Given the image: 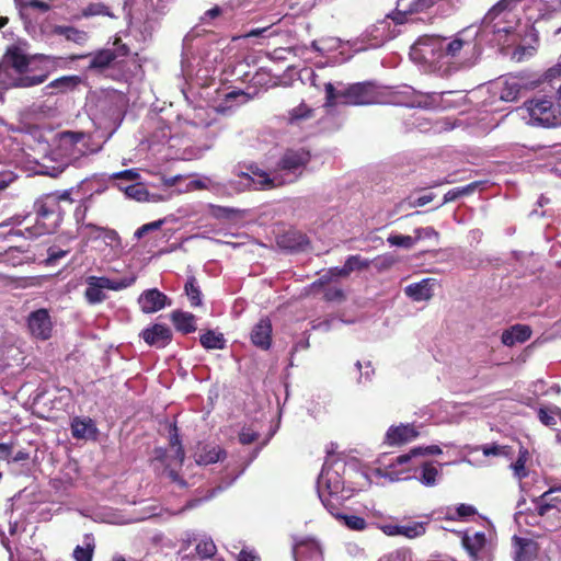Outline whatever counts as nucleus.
I'll return each instance as SVG.
<instances>
[{
  "label": "nucleus",
  "mask_w": 561,
  "mask_h": 561,
  "mask_svg": "<svg viewBox=\"0 0 561 561\" xmlns=\"http://www.w3.org/2000/svg\"><path fill=\"white\" fill-rule=\"evenodd\" d=\"M310 161L311 153L309 150L305 148L286 149L275 168L277 185L291 184L298 181Z\"/></svg>",
  "instance_id": "nucleus-1"
},
{
  "label": "nucleus",
  "mask_w": 561,
  "mask_h": 561,
  "mask_svg": "<svg viewBox=\"0 0 561 561\" xmlns=\"http://www.w3.org/2000/svg\"><path fill=\"white\" fill-rule=\"evenodd\" d=\"M525 107L534 126L558 128L561 126V104L552 98L540 95L525 102Z\"/></svg>",
  "instance_id": "nucleus-2"
},
{
  "label": "nucleus",
  "mask_w": 561,
  "mask_h": 561,
  "mask_svg": "<svg viewBox=\"0 0 561 561\" xmlns=\"http://www.w3.org/2000/svg\"><path fill=\"white\" fill-rule=\"evenodd\" d=\"M403 469L400 471H396L394 469H388L386 467L385 477H389L391 480L396 474L397 480H407V479H416L424 486H434L437 483V479L440 476V471L436 466L435 461L431 460H419V458L414 459L410 463H405L402 466Z\"/></svg>",
  "instance_id": "nucleus-3"
},
{
  "label": "nucleus",
  "mask_w": 561,
  "mask_h": 561,
  "mask_svg": "<svg viewBox=\"0 0 561 561\" xmlns=\"http://www.w3.org/2000/svg\"><path fill=\"white\" fill-rule=\"evenodd\" d=\"M34 211L36 215L34 230L38 236L54 233L62 220L60 205H57L55 197H49L47 194L34 203Z\"/></svg>",
  "instance_id": "nucleus-4"
},
{
  "label": "nucleus",
  "mask_w": 561,
  "mask_h": 561,
  "mask_svg": "<svg viewBox=\"0 0 561 561\" xmlns=\"http://www.w3.org/2000/svg\"><path fill=\"white\" fill-rule=\"evenodd\" d=\"M136 279L137 276L134 273L119 279H111L105 276H89L87 278L84 298L90 305L101 304L107 298L103 289L121 290L131 286Z\"/></svg>",
  "instance_id": "nucleus-5"
},
{
  "label": "nucleus",
  "mask_w": 561,
  "mask_h": 561,
  "mask_svg": "<svg viewBox=\"0 0 561 561\" xmlns=\"http://www.w3.org/2000/svg\"><path fill=\"white\" fill-rule=\"evenodd\" d=\"M341 102L344 105H369L379 100L378 87L373 81L348 84L341 91Z\"/></svg>",
  "instance_id": "nucleus-6"
},
{
  "label": "nucleus",
  "mask_w": 561,
  "mask_h": 561,
  "mask_svg": "<svg viewBox=\"0 0 561 561\" xmlns=\"http://www.w3.org/2000/svg\"><path fill=\"white\" fill-rule=\"evenodd\" d=\"M27 327L36 339L48 340L53 332V322L48 310L41 308L31 312L27 318Z\"/></svg>",
  "instance_id": "nucleus-7"
},
{
  "label": "nucleus",
  "mask_w": 561,
  "mask_h": 561,
  "mask_svg": "<svg viewBox=\"0 0 561 561\" xmlns=\"http://www.w3.org/2000/svg\"><path fill=\"white\" fill-rule=\"evenodd\" d=\"M140 336L149 346L164 348L171 343L173 334L168 325L154 323L153 325L144 329Z\"/></svg>",
  "instance_id": "nucleus-8"
},
{
  "label": "nucleus",
  "mask_w": 561,
  "mask_h": 561,
  "mask_svg": "<svg viewBox=\"0 0 561 561\" xmlns=\"http://www.w3.org/2000/svg\"><path fill=\"white\" fill-rule=\"evenodd\" d=\"M419 431L413 424L391 425L385 435V444L389 446H402L414 440Z\"/></svg>",
  "instance_id": "nucleus-9"
},
{
  "label": "nucleus",
  "mask_w": 561,
  "mask_h": 561,
  "mask_svg": "<svg viewBox=\"0 0 561 561\" xmlns=\"http://www.w3.org/2000/svg\"><path fill=\"white\" fill-rule=\"evenodd\" d=\"M138 304L144 313H153L170 305L168 296L157 288L147 289L138 297Z\"/></svg>",
  "instance_id": "nucleus-10"
},
{
  "label": "nucleus",
  "mask_w": 561,
  "mask_h": 561,
  "mask_svg": "<svg viewBox=\"0 0 561 561\" xmlns=\"http://www.w3.org/2000/svg\"><path fill=\"white\" fill-rule=\"evenodd\" d=\"M557 492L561 493L560 486L549 489L535 501L539 516L556 515L560 513L558 505L561 504V496L553 495Z\"/></svg>",
  "instance_id": "nucleus-11"
},
{
  "label": "nucleus",
  "mask_w": 561,
  "mask_h": 561,
  "mask_svg": "<svg viewBox=\"0 0 561 561\" xmlns=\"http://www.w3.org/2000/svg\"><path fill=\"white\" fill-rule=\"evenodd\" d=\"M251 342L256 347L267 351L272 345V323L268 318H262L251 331Z\"/></svg>",
  "instance_id": "nucleus-12"
},
{
  "label": "nucleus",
  "mask_w": 561,
  "mask_h": 561,
  "mask_svg": "<svg viewBox=\"0 0 561 561\" xmlns=\"http://www.w3.org/2000/svg\"><path fill=\"white\" fill-rule=\"evenodd\" d=\"M443 453L442 448L438 445H430L426 447H413L409 450V453L400 455L393 459V461L388 466V469H394L398 466H403L405 463L412 462L414 459L428 455H440Z\"/></svg>",
  "instance_id": "nucleus-13"
},
{
  "label": "nucleus",
  "mask_w": 561,
  "mask_h": 561,
  "mask_svg": "<svg viewBox=\"0 0 561 561\" xmlns=\"http://www.w3.org/2000/svg\"><path fill=\"white\" fill-rule=\"evenodd\" d=\"M294 558L296 561H324L323 553L314 540H304L294 548Z\"/></svg>",
  "instance_id": "nucleus-14"
},
{
  "label": "nucleus",
  "mask_w": 561,
  "mask_h": 561,
  "mask_svg": "<svg viewBox=\"0 0 561 561\" xmlns=\"http://www.w3.org/2000/svg\"><path fill=\"white\" fill-rule=\"evenodd\" d=\"M227 457V453L224 448L218 445L205 444L198 447L195 458L196 463L201 466H207L224 460Z\"/></svg>",
  "instance_id": "nucleus-15"
},
{
  "label": "nucleus",
  "mask_w": 561,
  "mask_h": 561,
  "mask_svg": "<svg viewBox=\"0 0 561 561\" xmlns=\"http://www.w3.org/2000/svg\"><path fill=\"white\" fill-rule=\"evenodd\" d=\"M531 328L527 324H514L503 331L501 342L505 346H514L516 343H525L531 337Z\"/></svg>",
  "instance_id": "nucleus-16"
},
{
  "label": "nucleus",
  "mask_w": 561,
  "mask_h": 561,
  "mask_svg": "<svg viewBox=\"0 0 561 561\" xmlns=\"http://www.w3.org/2000/svg\"><path fill=\"white\" fill-rule=\"evenodd\" d=\"M514 561H534L538 553V543L533 539L514 536Z\"/></svg>",
  "instance_id": "nucleus-17"
},
{
  "label": "nucleus",
  "mask_w": 561,
  "mask_h": 561,
  "mask_svg": "<svg viewBox=\"0 0 561 561\" xmlns=\"http://www.w3.org/2000/svg\"><path fill=\"white\" fill-rule=\"evenodd\" d=\"M461 545L470 558L476 561L486 545V536L483 531H477L473 535L465 533L461 537Z\"/></svg>",
  "instance_id": "nucleus-18"
},
{
  "label": "nucleus",
  "mask_w": 561,
  "mask_h": 561,
  "mask_svg": "<svg viewBox=\"0 0 561 561\" xmlns=\"http://www.w3.org/2000/svg\"><path fill=\"white\" fill-rule=\"evenodd\" d=\"M71 434L77 439H95L98 428L90 417H75L71 422Z\"/></svg>",
  "instance_id": "nucleus-19"
},
{
  "label": "nucleus",
  "mask_w": 561,
  "mask_h": 561,
  "mask_svg": "<svg viewBox=\"0 0 561 561\" xmlns=\"http://www.w3.org/2000/svg\"><path fill=\"white\" fill-rule=\"evenodd\" d=\"M405 295L415 301L428 300L433 296V288L430 278L423 279L419 283L410 284L404 289Z\"/></svg>",
  "instance_id": "nucleus-20"
},
{
  "label": "nucleus",
  "mask_w": 561,
  "mask_h": 561,
  "mask_svg": "<svg viewBox=\"0 0 561 561\" xmlns=\"http://www.w3.org/2000/svg\"><path fill=\"white\" fill-rule=\"evenodd\" d=\"M247 170H248V172L247 173L243 172L241 174V176L247 178V179H250L251 175L256 176L257 181L255 182V184H257L260 186V188L265 190V188H273V187L278 186L275 174L273 176H270L268 173H266L264 170L260 169L256 164H254V163L249 164L247 167Z\"/></svg>",
  "instance_id": "nucleus-21"
},
{
  "label": "nucleus",
  "mask_w": 561,
  "mask_h": 561,
  "mask_svg": "<svg viewBox=\"0 0 561 561\" xmlns=\"http://www.w3.org/2000/svg\"><path fill=\"white\" fill-rule=\"evenodd\" d=\"M277 243L283 249L299 251L308 244V239L301 232L288 231L278 238Z\"/></svg>",
  "instance_id": "nucleus-22"
},
{
  "label": "nucleus",
  "mask_w": 561,
  "mask_h": 561,
  "mask_svg": "<svg viewBox=\"0 0 561 561\" xmlns=\"http://www.w3.org/2000/svg\"><path fill=\"white\" fill-rule=\"evenodd\" d=\"M83 229L89 230L87 234L88 240L104 239L108 244L117 242L119 240L118 233L107 227H100L92 222L83 225Z\"/></svg>",
  "instance_id": "nucleus-23"
},
{
  "label": "nucleus",
  "mask_w": 561,
  "mask_h": 561,
  "mask_svg": "<svg viewBox=\"0 0 561 561\" xmlns=\"http://www.w3.org/2000/svg\"><path fill=\"white\" fill-rule=\"evenodd\" d=\"M171 320L175 329L184 334L196 331L195 316L190 312L175 310L171 313Z\"/></svg>",
  "instance_id": "nucleus-24"
},
{
  "label": "nucleus",
  "mask_w": 561,
  "mask_h": 561,
  "mask_svg": "<svg viewBox=\"0 0 561 561\" xmlns=\"http://www.w3.org/2000/svg\"><path fill=\"white\" fill-rule=\"evenodd\" d=\"M89 56H91V60L88 66V69L90 70L104 71L115 61V55L112 49H99Z\"/></svg>",
  "instance_id": "nucleus-25"
},
{
  "label": "nucleus",
  "mask_w": 561,
  "mask_h": 561,
  "mask_svg": "<svg viewBox=\"0 0 561 561\" xmlns=\"http://www.w3.org/2000/svg\"><path fill=\"white\" fill-rule=\"evenodd\" d=\"M80 82L81 79L78 76H62L48 83L45 89L56 90V93H66L68 91L75 90L80 84ZM54 93L55 91L47 92V94Z\"/></svg>",
  "instance_id": "nucleus-26"
},
{
  "label": "nucleus",
  "mask_w": 561,
  "mask_h": 561,
  "mask_svg": "<svg viewBox=\"0 0 561 561\" xmlns=\"http://www.w3.org/2000/svg\"><path fill=\"white\" fill-rule=\"evenodd\" d=\"M53 33L55 35H61L67 41L73 42L78 45H83L89 38V35L85 31L79 30L75 26L55 25Z\"/></svg>",
  "instance_id": "nucleus-27"
},
{
  "label": "nucleus",
  "mask_w": 561,
  "mask_h": 561,
  "mask_svg": "<svg viewBox=\"0 0 561 561\" xmlns=\"http://www.w3.org/2000/svg\"><path fill=\"white\" fill-rule=\"evenodd\" d=\"M465 31L458 32L456 36L449 41L445 47H440L442 55L450 58H456L460 55L463 48H469L472 45V41L463 38Z\"/></svg>",
  "instance_id": "nucleus-28"
},
{
  "label": "nucleus",
  "mask_w": 561,
  "mask_h": 561,
  "mask_svg": "<svg viewBox=\"0 0 561 561\" xmlns=\"http://www.w3.org/2000/svg\"><path fill=\"white\" fill-rule=\"evenodd\" d=\"M4 64L9 65L18 72H24L30 64L28 58L21 51L18 47H12L8 49L4 56Z\"/></svg>",
  "instance_id": "nucleus-29"
},
{
  "label": "nucleus",
  "mask_w": 561,
  "mask_h": 561,
  "mask_svg": "<svg viewBox=\"0 0 561 561\" xmlns=\"http://www.w3.org/2000/svg\"><path fill=\"white\" fill-rule=\"evenodd\" d=\"M95 550V539L92 534H85L83 537V545L77 546L73 550V558L76 561H92Z\"/></svg>",
  "instance_id": "nucleus-30"
},
{
  "label": "nucleus",
  "mask_w": 561,
  "mask_h": 561,
  "mask_svg": "<svg viewBox=\"0 0 561 561\" xmlns=\"http://www.w3.org/2000/svg\"><path fill=\"white\" fill-rule=\"evenodd\" d=\"M169 446L174 449V459L179 467H182L185 459V451L182 446L176 423L169 425Z\"/></svg>",
  "instance_id": "nucleus-31"
},
{
  "label": "nucleus",
  "mask_w": 561,
  "mask_h": 561,
  "mask_svg": "<svg viewBox=\"0 0 561 561\" xmlns=\"http://www.w3.org/2000/svg\"><path fill=\"white\" fill-rule=\"evenodd\" d=\"M522 0H500L495 3L484 15L483 23L491 24L497 16H500L503 12H511L514 10Z\"/></svg>",
  "instance_id": "nucleus-32"
},
{
  "label": "nucleus",
  "mask_w": 561,
  "mask_h": 561,
  "mask_svg": "<svg viewBox=\"0 0 561 561\" xmlns=\"http://www.w3.org/2000/svg\"><path fill=\"white\" fill-rule=\"evenodd\" d=\"M199 342L206 350H224L226 347L224 334L214 330H206L201 334Z\"/></svg>",
  "instance_id": "nucleus-33"
},
{
  "label": "nucleus",
  "mask_w": 561,
  "mask_h": 561,
  "mask_svg": "<svg viewBox=\"0 0 561 561\" xmlns=\"http://www.w3.org/2000/svg\"><path fill=\"white\" fill-rule=\"evenodd\" d=\"M314 116V110L309 107L305 102L288 112V124L295 125L302 121L310 119Z\"/></svg>",
  "instance_id": "nucleus-34"
},
{
  "label": "nucleus",
  "mask_w": 561,
  "mask_h": 561,
  "mask_svg": "<svg viewBox=\"0 0 561 561\" xmlns=\"http://www.w3.org/2000/svg\"><path fill=\"white\" fill-rule=\"evenodd\" d=\"M184 290L192 307H198L202 305V291L197 285L195 276L192 275L187 277Z\"/></svg>",
  "instance_id": "nucleus-35"
},
{
  "label": "nucleus",
  "mask_w": 561,
  "mask_h": 561,
  "mask_svg": "<svg viewBox=\"0 0 561 561\" xmlns=\"http://www.w3.org/2000/svg\"><path fill=\"white\" fill-rule=\"evenodd\" d=\"M439 93H415L414 100L409 104L410 106L431 108L438 104Z\"/></svg>",
  "instance_id": "nucleus-36"
},
{
  "label": "nucleus",
  "mask_w": 561,
  "mask_h": 561,
  "mask_svg": "<svg viewBox=\"0 0 561 561\" xmlns=\"http://www.w3.org/2000/svg\"><path fill=\"white\" fill-rule=\"evenodd\" d=\"M321 501L332 516L339 519L342 517L343 514L341 513V497L337 494L329 493L325 496L321 495Z\"/></svg>",
  "instance_id": "nucleus-37"
},
{
  "label": "nucleus",
  "mask_w": 561,
  "mask_h": 561,
  "mask_svg": "<svg viewBox=\"0 0 561 561\" xmlns=\"http://www.w3.org/2000/svg\"><path fill=\"white\" fill-rule=\"evenodd\" d=\"M85 139H87V134L83 131L67 130V131L61 133V135H60L61 144L65 147H67V146L75 147L79 144H82L83 147L85 148L87 147Z\"/></svg>",
  "instance_id": "nucleus-38"
},
{
  "label": "nucleus",
  "mask_w": 561,
  "mask_h": 561,
  "mask_svg": "<svg viewBox=\"0 0 561 561\" xmlns=\"http://www.w3.org/2000/svg\"><path fill=\"white\" fill-rule=\"evenodd\" d=\"M478 186V183L477 182H473V183H470L463 187H455L453 190H449L445 195H444V201H443V204H446V203H450V202H454L462 196H466V195H469L471 193H473V191L477 188Z\"/></svg>",
  "instance_id": "nucleus-39"
},
{
  "label": "nucleus",
  "mask_w": 561,
  "mask_h": 561,
  "mask_svg": "<svg viewBox=\"0 0 561 561\" xmlns=\"http://www.w3.org/2000/svg\"><path fill=\"white\" fill-rule=\"evenodd\" d=\"M250 82L254 87L270 88L276 85L270 71L264 68H260L251 78Z\"/></svg>",
  "instance_id": "nucleus-40"
},
{
  "label": "nucleus",
  "mask_w": 561,
  "mask_h": 561,
  "mask_svg": "<svg viewBox=\"0 0 561 561\" xmlns=\"http://www.w3.org/2000/svg\"><path fill=\"white\" fill-rule=\"evenodd\" d=\"M125 194L137 202L148 199L149 192L142 183H134L124 188Z\"/></svg>",
  "instance_id": "nucleus-41"
},
{
  "label": "nucleus",
  "mask_w": 561,
  "mask_h": 561,
  "mask_svg": "<svg viewBox=\"0 0 561 561\" xmlns=\"http://www.w3.org/2000/svg\"><path fill=\"white\" fill-rule=\"evenodd\" d=\"M528 450L525 448H522L519 450V455L515 462L511 465L514 474L519 480L526 478L528 476V471L526 469V461H527Z\"/></svg>",
  "instance_id": "nucleus-42"
},
{
  "label": "nucleus",
  "mask_w": 561,
  "mask_h": 561,
  "mask_svg": "<svg viewBox=\"0 0 561 561\" xmlns=\"http://www.w3.org/2000/svg\"><path fill=\"white\" fill-rule=\"evenodd\" d=\"M478 513L477 508L470 504L461 503L456 507L455 514H447L446 519L457 520L467 519Z\"/></svg>",
  "instance_id": "nucleus-43"
},
{
  "label": "nucleus",
  "mask_w": 561,
  "mask_h": 561,
  "mask_svg": "<svg viewBox=\"0 0 561 561\" xmlns=\"http://www.w3.org/2000/svg\"><path fill=\"white\" fill-rule=\"evenodd\" d=\"M481 450L485 457H490V456L511 457L512 456V447L501 446L495 443L481 446Z\"/></svg>",
  "instance_id": "nucleus-44"
},
{
  "label": "nucleus",
  "mask_w": 561,
  "mask_h": 561,
  "mask_svg": "<svg viewBox=\"0 0 561 561\" xmlns=\"http://www.w3.org/2000/svg\"><path fill=\"white\" fill-rule=\"evenodd\" d=\"M379 561H412V551L410 548H399L379 559Z\"/></svg>",
  "instance_id": "nucleus-45"
},
{
  "label": "nucleus",
  "mask_w": 561,
  "mask_h": 561,
  "mask_svg": "<svg viewBox=\"0 0 561 561\" xmlns=\"http://www.w3.org/2000/svg\"><path fill=\"white\" fill-rule=\"evenodd\" d=\"M197 554L203 559L211 558L216 554L217 548L211 539L201 540L195 548Z\"/></svg>",
  "instance_id": "nucleus-46"
},
{
  "label": "nucleus",
  "mask_w": 561,
  "mask_h": 561,
  "mask_svg": "<svg viewBox=\"0 0 561 561\" xmlns=\"http://www.w3.org/2000/svg\"><path fill=\"white\" fill-rule=\"evenodd\" d=\"M347 268L352 272L367 270L371 262L367 259L362 257L358 254L350 255L345 261Z\"/></svg>",
  "instance_id": "nucleus-47"
},
{
  "label": "nucleus",
  "mask_w": 561,
  "mask_h": 561,
  "mask_svg": "<svg viewBox=\"0 0 561 561\" xmlns=\"http://www.w3.org/2000/svg\"><path fill=\"white\" fill-rule=\"evenodd\" d=\"M425 523H412L411 525L401 526V535L407 538H415L425 534Z\"/></svg>",
  "instance_id": "nucleus-48"
},
{
  "label": "nucleus",
  "mask_w": 561,
  "mask_h": 561,
  "mask_svg": "<svg viewBox=\"0 0 561 561\" xmlns=\"http://www.w3.org/2000/svg\"><path fill=\"white\" fill-rule=\"evenodd\" d=\"M82 16L90 18L94 15H111L108 8L102 3H90L82 10Z\"/></svg>",
  "instance_id": "nucleus-49"
},
{
  "label": "nucleus",
  "mask_w": 561,
  "mask_h": 561,
  "mask_svg": "<svg viewBox=\"0 0 561 561\" xmlns=\"http://www.w3.org/2000/svg\"><path fill=\"white\" fill-rule=\"evenodd\" d=\"M387 241L390 245L402 247L407 249H410L415 244V239L413 237L403 234L389 236Z\"/></svg>",
  "instance_id": "nucleus-50"
},
{
  "label": "nucleus",
  "mask_w": 561,
  "mask_h": 561,
  "mask_svg": "<svg viewBox=\"0 0 561 561\" xmlns=\"http://www.w3.org/2000/svg\"><path fill=\"white\" fill-rule=\"evenodd\" d=\"M340 519L352 530H364L367 526L365 518L357 515H342Z\"/></svg>",
  "instance_id": "nucleus-51"
},
{
  "label": "nucleus",
  "mask_w": 561,
  "mask_h": 561,
  "mask_svg": "<svg viewBox=\"0 0 561 561\" xmlns=\"http://www.w3.org/2000/svg\"><path fill=\"white\" fill-rule=\"evenodd\" d=\"M414 233L415 243L422 239H435L436 241L439 239V233L433 227L416 228Z\"/></svg>",
  "instance_id": "nucleus-52"
},
{
  "label": "nucleus",
  "mask_w": 561,
  "mask_h": 561,
  "mask_svg": "<svg viewBox=\"0 0 561 561\" xmlns=\"http://www.w3.org/2000/svg\"><path fill=\"white\" fill-rule=\"evenodd\" d=\"M409 15H411L410 11H405L404 8L400 5V0H398L396 10L391 14H388L387 18H390L396 24H404Z\"/></svg>",
  "instance_id": "nucleus-53"
},
{
  "label": "nucleus",
  "mask_w": 561,
  "mask_h": 561,
  "mask_svg": "<svg viewBox=\"0 0 561 561\" xmlns=\"http://www.w3.org/2000/svg\"><path fill=\"white\" fill-rule=\"evenodd\" d=\"M538 419L546 426L552 427V426L557 425V420L554 417V411L553 410H549V409H546V408H540L538 410Z\"/></svg>",
  "instance_id": "nucleus-54"
},
{
  "label": "nucleus",
  "mask_w": 561,
  "mask_h": 561,
  "mask_svg": "<svg viewBox=\"0 0 561 561\" xmlns=\"http://www.w3.org/2000/svg\"><path fill=\"white\" fill-rule=\"evenodd\" d=\"M370 262L375 265V267L378 271H386V270L390 268L396 263V259L392 255L388 254V255L378 256Z\"/></svg>",
  "instance_id": "nucleus-55"
},
{
  "label": "nucleus",
  "mask_w": 561,
  "mask_h": 561,
  "mask_svg": "<svg viewBox=\"0 0 561 561\" xmlns=\"http://www.w3.org/2000/svg\"><path fill=\"white\" fill-rule=\"evenodd\" d=\"M163 222H164V220L160 219V220H156V221H152L149 224H145L136 230L135 237H137L139 239L142 238L148 232L160 229L161 226L163 225Z\"/></svg>",
  "instance_id": "nucleus-56"
},
{
  "label": "nucleus",
  "mask_w": 561,
  "mask_h": 561,
  "mask_svg": "<svg viewBox=\"0 0 561 561\" xmlns=\"http://www.w3.org/2000/svg\"><path fill=\"white\" fill-rule=\"evenodd\" d=\"M140 178L139 172L136 169H127L116 172L112 175V179L136 181Z\"/></svg>",
  "instance_id": "nucleus-57"
},
{
  "label": "nucleus",
  "mask_w": 561,
  "mask_h": 561,
  "mask_svg": "<svg viewBox=\"0 0 561 561\" xmlns=\"http://www.w3.org/2000/svg\"><path fill=\"white\" fill-rule=\"evenodd\" d=\"M46 78H47L46 75H42V76H25V77H22L20 79L19 85L25 87V88L26 87H34V85L43 83L46 80Z\"/></svg>",
  "instance_id": "nucleus-58"
},
{
  "label": "nucleus",
  "mask_w": 561,
  "mask_h": 561,
  "mask_svg": "<svg viewBox=\"0 0 561 561\" xmlns=\"http://www.w3.org/2000/svg\"><path fill=\"white\" fill-rule=\"evenodd\" d=\"M257 438H259V434L251 431L250 428H243L239 433V442L242 445H250V444L254 443Z\"/></svg>",
  "instance_id": "nucleus-59"
},
{
  "label": "nucleus",
  "mask_w": 561,
  "mask_h": 561,
  "mask_svg": "<svg viewBox=\"0 0 561 561\" xmlns=\"http://www.w3.org/2000/svg\"><path fill=\"white\" fill-rule=\"evenodd\" d=\"M324 299L327 301H343L345 294L341 288H328L324 291Z\"/></svg>",
  "instance_id": "nucleus-60"
},
{
  "label": "nucleus",
  "mask_w": 561,
  "mask_h": 561,
  "mask_svg": "<svg viewBox=\"0 0 561 561\" xmlns=\"http://www.w3.org/2000/svg\"><path fill=\"white\" fill-rule=\"evenodd\" d=\"M88 210H89V207L84 204H80L75 210L73 217H75L77 225L80 226L79 230L83 229V225H85L84 219L87 217Z\"/></svg>",
  "instance_id": "nucleus-61"
},
{
  "label": "nucleus",
  "mask_w": 561,
  "mask_h": 561,
  "mask_svg": "<svg viewBox=\"0 0 561 561\" xmlns=\"http://www.w3.org/2000/svg\"><path fill=\"white\" fill-rule=\"evenodd\" d=\"M67 253H68V251L61 250L57 247H50L47 250V263H50V264L55 263L58 260L66 256Z\"/></svg>",
  "instance_id": "nucleus-62"
},
{
  "label": "nucleus",
  "mask_w": 561,
  "mask_h": 561,
  "mask_svg": "<svg viewBox=\"0 0 561 561\" xmlns=\"http://www.w3.org/2000/svg\"><path fill=\"white\" fill-rule=\"evenodd\" d=\"M113 44L115 46V49L113 50L115 59L118 57H126L129 55V47L126 44H124L119 37H116Z\"/></svg>",
  "instance_id": "nucleus-63"
},
{
  "label": "nucleus",
  "mask_w": 561,
  "mask_h": 561,
  "mask_svg": "<svg viewBox=\"0 0 561 561\" xmlns=\"http://www.w3.org/2000/svg\"><path fill=\"white\" fill-rule=\"evenodd\" d=\"M237 98H242L243 99L242 103H245L252 99V95L244 92L243 90H233L226 94L225 101L229 102V101L236 100Z\"/></svg>",
  "instance_id": "nucleus-64"
}]
</instances>
